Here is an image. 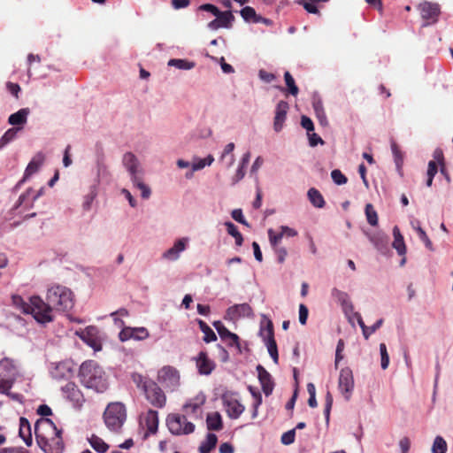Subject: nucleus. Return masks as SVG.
Instances as JSON below:
<instances>
[{"label":"nucleus","mask_w":453,"mask_h":453,"mask_svg":"<svg viewBox=\"0 0 453 453\" xmlns=\"http://www.w3.org/2000/svg\"><path fill=\"white\" fill-rule=\"evenodd\" d=\"M29 113V108H22L9 116L8 123L12 126H23L27 123Z\"/></svg>","instance_id":"nucleus-29"},{"label":"nucleus","mask_w":453,"mask_h":453,"mask_svg":"<svg viewBox=\"0 0 453 453\" xmlns=\"http://www.w3.org/2000/svg\"><path fill=\"white\" fill-rule=\"evenodd\" d=\"M19 368L16 362L9 357H4L0 360V393L11 395L12 388L17 376Z\"/></svg>","instance_id":"nucleus-6"},{"label":"nucleus","mask_w":453,"mask_h":453,"mask_svg":"<svg viewBox=\"0 0 453 453\" xmlns=\"http://www.w3.org/2000/svg\"><path fill=\"white\" fill-rule=\"evenodd\" d=\"M312 107L319 124L323 127H326L328 125V120L324 110L321 98L314 97L312 100Z\"/></svg>","instance_id":"nucleus-30"},{"label":"nucleus","mask_w":453,"mask_h":453,"mask_svg":"<svg viewBox=\"0 0 453 453\" xmlns=\"http://www.w3.org/2000/svg\"><path fill=\"white\" fill-rule=\"evenodd\" d=\"M46 299L51 308L58 311H67L74 305L73 292L61 285L48 288Z\"/></svg>","instance_id":"nucleus-3"},{"label":"nucleus","mask_w":453,"mask_h":453,"mask_svg":"<svg viewBox=\"0 0 453 453\" xmlns=\"http://www.w3.org/2000/svg\"><path fill=\"white\" fill-rule=\"evenodd\" d=\"M200 330L204 334L203 341L205 342H211L217 340V336L212 329L202 319H198Z\"/></svg>","instance_id":"nucleus-40"},{"label":"nucleus","mask_w":453,"mask_h":453,"mask_svg":"<svg viewBox=\"0 0 453 453\" xmlns=\"http://www.w3.org/2000/svg\"><path fill=\"white\" fill-rule=\"evenodd\" d=\"M257 371L258 373V380L261 384L262 390L264 394L268 396L270 395L274 388V381L272 375L261 365H258L257 366Z\"/></svg>","instance_id":"nucleus-22"},{"label":"nucleus","mask_w":453,"mask_h":453,"mask_svg":"<svg viewBox=\"0 0 453 453\" xmlns=\"http://www.w3.org/2000/svg\"><path fill=\"white\" fill-rule=\"evenodd\" d=\"M331 178L337 185H343L347 183L348 180L346 176L338 169H334L331 172Z\"/></svg>","instance_id":"nucleus-54"},{"label":"nucleus","mask_w":453,"mask_h":453,"mask_svg":"<svg viewBox=\"0 0 453 453\" xmlns=\"http://www.w3.org/2000/svg\"><path fill=\"white\" fill-rule=\"evenodd\" d=\"M253 310L250 304L244 303L230 306L226 310V318L231 320H237L241 318L253 317Z\"/></svg>","instance_id":"nucleus-19"},{"label":"nucleus","mask_w":453,"mask_h":453,"mask_svg":"<svg viewBox=\"0 0 453 453\" xmlns=\"http://www.w3.org/2000/svg\"><path fill=\"white\" fill-rule=\"evenodd\" d=\"M368 238L377 250L381 254H386L388 251L389 239L385 234L377 232L375 234H369Z\"/></svg>","instance_id":"nucleus-25"},{"label":"nucleus","mask_w":453,"mask_h":453,"mask_svg":"<svg viewBox=\"0 0 453 453\" xmlns=\"http://www.w3.org/2000/svg\"><path fill=\"white\" fill-rule=\"evenodd\" d=\"M144 394L147 400L157 408H163L166 403V397L161 388L155 382H148L144 386Z\"/></svg>","instance_id":"nucleus-11"},{"label":"nucleus","mask_w":453,"mask_h":453,"mask_svg":"<svg viewBox=\"0 0 453 453\" xmlns=\"http://www.w3.org/2000/svg\"><path fill=\"white\" fill-rule=\"evenodd\" d=\"M96 196V188H93L91 189L90 193H89V194H88V195L85 196V198H84V202H83L82 206H83V209H84L85 211H89V210H90V208H91V204H92V202H93V200L95 199Z\"/></svg>","instance_id":"nucleus-59"},{"label":"nucleus","mask_w":453,"mask_h":453,"mask_svg":"<svg viewBox=\"0 0 453 453\" xmlns=\"http://www.w3.org/2000/svg\"><path fill=\"white\" fill-rule=\"evenodd\" d=\"M309 144L311 147H315L318 144H324V141L315 133H308Z\"/></svg>","instance_id":"nucleus-62"},{"label":"nucleus","mask_w":453,"mask_h":453,"mask_svg":"<svg viewBox=\"0 0 453 453\" xmlns=\"http://www.w3.org/2000/svg\"><path fill=\"white\" fill-rule=\"evenodd\" d=\"M288 109L289 104L286 101L280 100L277 104L273 119V130L276 133H280L283 129Z\"/></svg>","instance_id":"nucleus-20"},{"label":"nucleus","mask_w":453,"mask_h":453,"mask_svg":"<svg viewBox=\"0 0 453 453\" xmlns=\"http://www.w3.org/2000/svg\"><path fill=\"white\" fill-rule=\"evenodd\" d=\"M17 131L14 128L7 130L0 138V150L4 148L9 142L13 141L16 137Z\"/></svg>","instance_id":"nucleus-49"},{"label":"nucleus","mask_w":453,"mask_h":453,"mask_svg":"<svg viewBox=\"0 0 453 453\" xmlns=\"http://www.w3.org/2000/svg\"><path fill=\"white\" fill-rule=\"evenodd\" d=\"M393 235L394 242L392 243L393 247L396 250L398 255L403 256L406 253V246L404 243L403 237L398 228V226H395L393 228Z\"/></svg>","instance_id":"nucleus-32"},{"label":"nucleus","mask_w":453,"mask_h":453,"mask_svg":"<svg viewBox=\"0 0 453 453\" xmlns=\"http://www.w3.org/2000/svg\"><path fill=\"white\" fill-rule=\"evenodd\" d=\"M222 341H224L228 347H234L238 353H242L239 336L236 334L230 332L226 327L219 334Z\"/></svg>","instance_id":"nucleus-28"},{"label":"nucleus","mask_w":453,"mask_h":453,"mask_svg":"<svg viewBox=\"0 0 453 453\" xmlns=\"http://www.w3.org/2000/svg\"><path fill=\"white\" fill-rule=\"evenodd\" d=\"M235 148V145L234 142L227 143L219 157V160L226 163V168H230L233 166L235 161V157L234 155V150Z\"/></svg>","instance_id":"nucleus-31"},{"label":"nucleus","mask_w":453,"mask_h":453,"mask_svg":"<svg viewBox=\"0 0 453 453\" xmlns=\"http://www.w3.org/2000/svg\"><path fill=\"white\" fill-rule=\"evenodd\" d=\"M133 339L141 341L147 339L150 335L148 330L145 327H132Z\"/></svg>","instance_id":"nucleus-53"},{"label":"nucleus","mask_w":453,"mask_h":453,"mask_svg":"<svg viewBox=\"0 0 453 453\" xmlns=\"http://www.w3.org/2000/svg\"><path fill=\"white\" fill-rule=\"evenodd\" d=\"M188 242L189 239L188 237L178 239L171 248L162 254V259L170 262L177 261L180 258L181 252L187 249Z\"/></svg>","instance_id":"nucleus-18"},{"label":"nucleus","mask_w":453,"mask_h":453,"mask_svg":"<svg viewBox=\"0 0 453 453\" xmlns=\"http://www.w3.org/2000/svg\"><path fill=\"white\" fill-rule=\"evenodd\" d=\"M76 334L95 351L102 349V344L98 339V329L96 326H89L84 330L76 332Z\"/></svg>","instance_id":"nucleus-16"},{"label":"nucleus","mask_w":453,"mask_h":453,"mask_svg":"<svg viewBox=\"0 0 453 453\" xmlns=\"http://www.w3.org/2000/svg\"><path fill=\"white\" fill-rule=\"evenodd\" d=\"M148 432L155 434L158 427V413L157 411L150 410L145 418Z\"/></svg>","instance_id":"nucleus-34"},{"label":"nucleus","mask_w":453,"mask_h":453,"mask_svg":"<svg viewBox=\"0 0 453 453\" xmlns=\"http://www.w3.org/2000/svg\"><path fill=\"white\" fill-rule=\"evenodd\" d=\"M35 434L38 446L45 453H63L62 430L58 429L50 418L38 419L35 424Z\"/></svg>","instance_id":"nucleus-1"},{"label":"nucleus","mask_w":453,"mask_h":453,"mask_svg":"<svg viewBox=\"0 0 453 453\" xmlns=\"http://www.w3.org/2000/svg\"><path fill=\"white\" fill-rule=\"evenodd\" d=\"M28 314H32L35 319L41 324L53 320V309L48 302L45 303L38 296L30 297Z\"/></svg>","instance_id":"nucleus-7"},{"label":"nucleus","mask_w":453,"mask_h":453,"mask_svg":"<svg viewBox=\"0 0 453 453\" xmlns=\"http://www.w3.org/2000/svg\"><path fill=\"white\" fill-rule=\"evenodd\" d=\"M133 185L141 190V196L144 199H148L150 196V188L142 181V177L132 181Z\"/></svg>","instance_id":"nucleus-47"},{"label":"nucleus","mask_w":453,"mask_h":453,"mask_svg":"<svg viewBox=\"0 0 453 453\" xmlns=\"http://www.w3.org/2000/svg\"><path fill=\"white\" fill-rule=\"evenodd\" d=\"M234 20L235 18L231 10L221 11L216 19L207 24V27L211 31H216L219 28L230 29L233 27Z\"/></svg>","instance_id":"nucleus-17"},{"label":"nucleus","mask_w":453,"mask_h":453,"mask_svg":"<svg viewBox=\"0 0 453 453\" xmlns=\"http://www.w3.org/2000/svg\"><path fill=\"white\" fill-rule=\"evenodd\" d=\"M226 232L229 235L234 238L235 245L240 247L243 243L242 234L239 232L237 226L231 221H226L224 223Z\"/></svg>","instance_id":"nucleus-37"},{"label":"nucleus","mask_w":453,"mask_h":453,"mask_svg":"<svg viewBox=\"0 0 453 453\" xmlns=\"http://www.w3.org/2000/svg\"><path fill=\"white\" fill-rule=\"evenodd\" d=\"M90 446L99 453H104L107 451L109 446L106 444L100 437L96 435H92L89 438Z\"/></svg>","instance_id":"nucleus-41"},{"label":"nucleus","mask_w":453,"mask_h":453,"mask_svg":"<svg viewBox=\"0 0 453 453\" xmlns=\"http://www.w3.org/2000/svg\"><path fill=\"white\" fill-rule=\"evenodd\" d=\"M338 387L346 400H349L354 389V378L350 368L344 367L339 375Z\"/></svg>","instance_id":"nucleus-15"},{"label":"nucleus","mask_w":453,"mask_h":453,"mask_svg":"<svg viewBox=\"0 0 453 453\" xmlns=\"http://www.w3.org/2000/svg\"><path fill=\"white\" fill-rule=\"evenodd\" d=\"M33 192V188H29L27 189L26 192H24L23 194H21L14 206L15 209H18L19 207L22 206L23 204L25 205V209L26 210H28L29 208H27V206L29 204V203H27V199L28 198V196H30V194Z\"/></svg>","instance_id":"nucleus-55"},{"label":"nucleus","mask_w":453,"mask_h":453,"mask_svg":"<svg viewBox=\"0 0 453 453\" xmlns=\"http://www.w3.org/2000/svg\"><path fill=\"white\" fill-rule=\"evenodd\" d=\"M166 426L174 435L189 434L194 432L195 425L187 420L186 415L169 414L166 418Z\"/></svg>","instance_id":"nucleus-8"},{"label":"nucleus","mask_w":453,"mask_h":453,"mask_svg":"<svg viewBox=\"0 0 453 453\" xmlns=\"http://www.w3.org/2000/svg\"><path fill=\"white\" fill-rule=\"evenodd\" d=\"M333 405V396L329 391L326 392V397H325V410H324V415L326 423L329 422L330 418V411Z\"/></svg>","instance_id":"nucleus-51"},{"label":"nucleus","mask_w":453,"mask_h":453,"mask_svg":"<svg viewBox=\"0 0 453 453\" xmlns=\"http://www.w3.org/2000/svg\"><path fill=\"white\" fill-rule=\"evenodd\" d=\"M19 434L20 438L27 446H31L33 443L32 430L29 421L26 418H19Z\"/></svg>","instance_id":"nucleus-27"},{"label":"nucleus","mask_w":453,"mask_h":453,"mask_svg":"<svg viewBox=\"0 0 453 453\" xmlns=\"http://www.w3.org/2000/svg\"><path fill=\"white\" fill-rule=\"evenodd\" d=\"M307 196L311 203L316 208H323L326 204L325 199L321 193L315 188H311Z\"/></svg>","instance_id":"nucleus-35"},{"label":"nucleus","mask_w":453,"mask_h":453,"mask_svg":"<svg viewBox=\"0 0 453 453\" xmlns=\"http://www.w3.org/2000/svg\"><path fill=\"white\" fill-rule=\"evenodd\" d=\"M391 150L394 156V161L398 171L402 169L403 164V154L400 150L395 142H391Z\"/></svg>","instance_id":"nucleus-43"},{"label":"nucleus","mask_w":453,"mask_h":453,"mask_svg":"<svg viewBox=\"0 0 453 453\" xmlns=\"http://www.w3.org/2000/svg\"><path fill=\"white\" fill-rule=\"evenodd\" d=\"M418 10L424 20L423 27L434 25L438 21L441 14V8L438 4L424 1L418 4Z\"/></svg>","instance_id":"nucleus-9"},{"label":"nucleus","mask_w":453,"mask_h":453,"mask_svg":"<svg viewBox=\"0 0 453 453\" xmlns=\"http://www.w3.org/2000/svg\"><path fill=\"white\" fill-rule=\"evenodd\" d=\"M240 14L245 22L254 23V19H257L258 14H257L255 9L251 6H244L241 11Z\"/></svg>","instance_id":"nucleus-44"},{"label":"nucleus","mask_w":453,"mask_h":453,"mask_svg":"<svg viewBox=\"0 0 453 453\" xmlns=\"http://www.w3.org/2000/svg\"><path fill=\"white\" fill-rule=\"evenodd\" d=\"M133 381L134 384L141 388L144 392V386L148 384V382H152L153 380L143 377L142 375L139 373H134L132 375Z\"/></svg>","instance_id":"nucleus-52"},{"label":"nucleus","mask_w":453,"mask_h":453,"mask_svg":"<svg viewBox=\"0 0 453 453\" xmlns=\"http://www.w3.org/2000/svg\"><path fill=\"white\" fill-rule=\"evenodd\" d=\"M208 430L219 431L223 427L221 415L219 412L208 413L206 418Z\"/></svg>","instance_id":"nucleus-33"},{"label":"nucleus","mask_w":453,"mask_h":453,"mask_svg":"<svg viewBox=\"0 0 453 453\" xmlns=\"http://www.w3.org/2000/svg\"><path fill=\"white\" fill-rule=\"evenodd\" d=\"M206 401V396L203 393L200 392L193 398H190L183 405V411L186 415L193 418H202V407Z\"/></svg>","instance_id":"nucleus-12"},{"label":"nucleus","mask_w":453,"mask_h":453,"mask_svg":"<svg viewBox=\"0 0 453 453\" xmlns=\"http://www.w3.org/2000/svg\"><path fill=\"white\" fill-rule=\"evenodd\" d=\"M167 65L180 70H191L196 66L195 62L182 58H172L168 61Z\"/></svg>","instance_id":"nucleus-38"},{"label":"nucleus","mask_w":453,"mask_h":453,"mask_svg":"<svg viewBox=\"0 0 453 453\" xmlns=\"http://www.w3.org/2000/svg\"><path fill=\"white\" fill-rule=\"evenodd\" d=\"M158 380L165 388L173 391L180 386L179 371L173 366L165 365L158 372Z\"/></svg>","instance_id":"nucleus-10"},{"label":"nucleus","mask_w":453,"mask_h":453,"mask_svg":"<svg viewBox=\"0 0 453 453\" xmlns=\"http://www.w3.org/2000/svg\"><path fill=\"white\" fill-rule=\"evenodd\" d=\"M79 377L81 384L103 393L108 388V380L103 368L95 361L88 360L81 364L79 371Z\"/></svg>","instance_id":"nucleus-2"},{"label":"nucleus","mask_w":453,"mask_h":453,"mask_svg":"<svg viewBox=\"0 0 453 453\" xmlns=\"http://www.w3.org/2000/svg\"><path fill=\"white\" fill-rule=\"evenodd\" d=\"M73 369L70 361H63L55 364L50 371L52 378L56 380H68L73 376Z\"/></svg>","instance_id":"nucleus-21"},{"label":"nucleus","mask_w":453,"mask_h":453,"mask_svg":"<svg viewBox=\"0 0 453 453\" xmlns=\"http://www.w3.org/2000/svg\"><path fill=\"white\" fill-rule=\"evenodd\" d=\"M122 165L130 175L131 181L142 177V168L137 157L132 152H126L122 157Z\"/></svg>","instance_id":"nucleus-14"},{"label":"nucleus","mask_w":453,"mask_h":453,"mask_svg":"<svg viewBox=\"0 0 453 453\" xmlns=\"http://www.w3.org/2000/svg\"><path fill=\"white\" fill-rule=\"evenodd\" d=\"M45 159V156L42 152H37L28 163L25 170V179L30 178L33 174L37 173L40 167L42 165Z\"/></svg>","instance_id":"nucleus-26"},{"label":"nucleus","mask_w":453,"mask_h":453,"mask_svg":"<svg viewBox=\"0 0 453 453\" xmlns=\"http://www.w3.org/2000/svg\"><path fill=\"white\" fill-rule=\"evenodd\" d=\"M284 80L288 88L289 94H291L294 96H297L299 89L298 87L296 85L295 80L289 72H285Z\"/></svg>","instance_id":"nucleus-46"},{"label":"nucleus","mask_w":453,"mask_h":453,"mask_svg":"<svg viewBox=\"0 0 453 453\" xmlns=\"http://www.w3.org/2000/svg\"><path fill=\"white\" fill-rule=\"evenodd\" d=\"M401 453H408L411 448V440L408 437H403L399 441Z\"/></svg>","instance_id":"nucleus-64"},{"label":"nucleus","mask_w":453,"mask_h":453,"mask_svg":"<svg viewBox=\"0 0 453 453\" xmlns=\"http://www.w3.org/2000/svg\"><path fill=\"white\" fill-rule=\"evenodd\" d=\"M268 237H269L271 245L273 247V249H275L276 247H278V243L280 242L283 235L281 233L275 234L274 231L270 228L268 230Z\"/></svg>","instance_id":"nucleus-57"},{"label":"nucleus","mask_w":453,"mask_h":453,"mask_svg":"<svg viewBox=\"0 0 453 453\" xmlns=\"http://www.w3.org/2000/svg\"><path fill=\"white\" fill-rule=\"evenodd\" d=\"M259 337L267 348V351L275 364L279 363V354L277 343L274 339V329L273 321L265 314L262 315L260 321V328L258 332Z\"/></svg>","instance_id":"nucleus-5"},{"label":"nucleus","mask_w":453,"mask_h":453,"mask_svg":"<svg viewBox=\"0 0 453 453\" xmlns=\"http://www.w3.org/2000/svg\"><path fill=\"white\" fill-rule=\"evenodd\" d=\"M380 365L383 370H386L389 365V356L387 350V346L385 343L380 344Z\"/></svg>","instance_id":"nucleus-50"},{"label":"nucleus","mask_w":453,"mask_h":453,"mask_svg":"<svg viewBox=\"0 0 453 453\" xmlns=\"http://www.w3.org/2000/svg\"><path fill=\"white\" fill-rule=\"evenodd\" d=\"M218 441V437L214 434H208L206 436V439L202 441V443L199 446V452L200 453H210L212 449L215 448Z\"/></svg>","instance_id":"nucleus-36"},{"label":"nucleus","mask_w":453,"mask_h":453,"mask_svg":"<svg viewBox=\"0 0 453 453\" xmlns=\"http://www.w3.org/2000/svg\"><path fill=\"white\" fill-rule=\"evenodd\" d=\"M62 391L75 406H81L84 402L81 390L73 382H68L62 387Z\"/></svg>","instance_id":"nucleus-23"},{"label":"nucleus","mask_w":453,"mask_h":453,"mask_svg":"<svg viewBox=\"0 0 453 453\" xmlns=\"http://www.w3.org/2000/svg\"><path fill=\"white\" fill-rule=\"evenodd\" d=\"M222 402L230 418H238L245 410V407L238 401L234 394H224L222 395Z\"/></svg>","instance_id":"nucleus-13"},{"label":"nucleus","mask_w":453,"mask_h":453,"mask_svg":"<svg viewBox=\"0 0 453 453\" xmlns=\"http://www.w3.org/2000/svg\"><path fill=\"white\" fill-rule=\"evenodd\" d=\"M301 126L307 130L308 133L314 130V125L312 120L307 116H302Z\"/></svg>","instance_id":"nucleus-63"},{"label":"nucleus","mask_w":453,"mask_h":453,"mask_svg":"<svg viewBox=\"0 0 453 453\" xmlns=\"http://www.w3.org/2000/svg\"><path fill=\"white\" fill-rule=\"evenodd\" d=\"M296 432L295 429L285 432L280 438V441L284 445H290L295 441Z\"/></svg>","instance_id":"nucleus-56"},{"label":"nucleus","mask_w":453,"mask_h":453,"mask_svg":"<svg viewBox=\"0 0 453 453\" xmlns=\"http://www.w3.org/2000/svg\"><path fill=\"white\" fill-rule=\"evenodd\" d=\"M365 215L367 221L371 226H376L378 224L377 212L371 203H367L365 205Z\"/></svg>","instance_id":"nucleus-48"},{"label":"nucleus","mask_w":453,"mask_h":453,"mask_svg":"<svg viewBox=\"0 0 453 453\" xmlns=\"http://www.w3.org/2000/svg\"><path fill=\"white\" fill-rule=\"evenodd\" d=\"M299 4L301 5H303V7L305 9V11L308 12L309 13H312V14L319 13L318 7L314 4L313 2H309L308 0H301L299 2Z\"/></svg>","instance_id":"nucleus-60"},{"label":"nucleus","mask_w":453,"mask_h":453,"mask_svg":"<svg viewBox=\"0 0 453 453\" xmlns=\"http://www.w3.org/2000/svg\"><path fill=\"white\" fill-rule=\"evenodd\" d=\"M199 11L208 12L214 15L216 18L220 13V10L212 4H203L198 7Z\"/></svg>","instance_id":"nucleus-58"},{"label":"nucleus","mask_w":453,"mask_h":453,"mask_svg":"<svg viewBox=\"0 0 453 453\" xmlns=\"http://www.w3.org/2000/svg\"><path fill=\"white\" fill-rule=\"evenodd\" d=\"M126 418V407L119 402L109 403L104 412V424L112 432H118L122 427Z\"/></svg>","instance_id":"nucleus-4"},{"label":"nucleus","mask_w":453,"mask_h":453,"mask_svg":"<svg viewBox=\"0 0 453 453\" xmlns=\"http://www.w3.org/2000/svg\"><path fill=\"white\" fill-rule=\"evenodd\" d=\"M448 450V444L443 437L437 435L433 442L431 451L432 453H446Z\"/></svg>","instance_id":"nucleus-42"},{"label":"nucleus","mask_w":453,"mask_h":453,"mask_svg":"<svg viewBox=\"0 0 453 453\" xmlns=\"http://www.w3.org/2000/svg\"><path fill=\"white\" fill-rule=\"evenodd\" d=\"M12 304L22 312L28 314L30 301L26 302L20 296L13 295L12 296Z\"/></svg>","instance_id":"nucleus-45"},{"label":"nucleus","mask_w":453,"mask_h":453,"mask_svg":"<svg viewBox=\"0 0 453 453\" xmlns=\"http://www.w3.org/2000/svg\"><path fill=\"white\" fill-rule=\"evenodd\" d=\"M331 295L342 308L351 303L349 294L336 288H332Z\"/></svg>","instance_id":"nucleus-39"},{"label":"nucleus","mask_w":453,"mask_h":453,"mask_svg":"<svg viewBox=\"0 0 453 453\" xmlns=\"http://www.w3.org/2000/svg\"><path fill=\"white\" fill-rule=\"evenodd\" d=\"M196 360L200 374L209 375L215 368V363L207 357L205 352L201 351Z\"/></svg>","instance_id":"nucleus-24"},{"label":"nucleus","mask_w":453,"mask_h":453,"mask_svg":"<svg viewBox=\"0 0 453 453\" xmlns=\"http://www.w3.org/2000/svg\"><path fill=\"white\" fill-rule=\"evenodd\" d=\"M309 311L304 304L299 305V322L302 325H305L308 319Z\"/></svg>","instance_id":"nucleus-61"}]
</instances>
